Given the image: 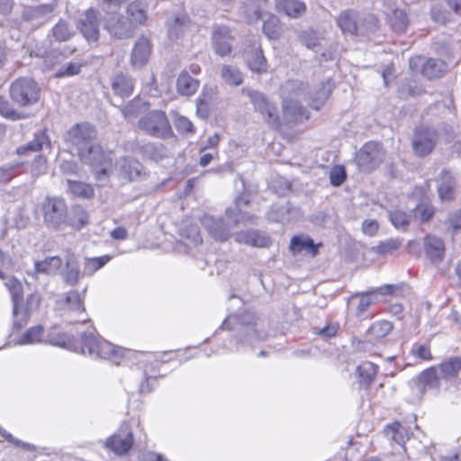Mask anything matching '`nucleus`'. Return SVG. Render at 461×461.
<instances>
[{"label":"nucleus","instance_id":"nucleus-42","mask_svg":"<svg viewBox=\"0 0 461 461\" xmlns=\"http://www.w3.org/2000/svg\"><path fill=\"white\" fill-rule=\"evenodd\" d=\"M442 377L444 379H451L457 376L461 370V357H454L443 362L439 366Z\"/></svg>","mask_w":461,"mask_h":461},{"label":"nucleus","instance_id":"nucleus-48","mask_svg":"<svg viewBox=\"0 0 461 461\" xmlns=\"http://www.w3.org/2000/svg\"><path fill=\"white\" fill-rule=\"evenodd\" d=\"M110 259L111 257L108 255L86 258L83 274L86 276H92L95 271L106 265Z\"/></svg>","mask_w":461,"mask_h":461},{"label":"nucleus","instance_id":"nucleus-7","mask_svg":"<svg viewBox=\"0 0 461 461\" xmlns=\"http://www.w3.org/2000/svg\"><path fill=\"white\" fill-rule=\"evenodd\" d=\"M243 95H246L254 106V110L259 113L262 119L273 129H278L281 122L276 106L261 92L243 88Z\"/></svg>","mask_w":461,"mask_h":461},{"label":"nucleus","instance_id":"nucleus-29","mask_svg":"<svg viewBox=\"0 0 461 461\" xmlns=\"http://www.w3.org/2000/svg\"><path fill=\"white\" fill-rule=\"evenodd\" d=\"M333 88L334 83L330 78L322 81L314 92L313 95L311 97L309 105L312 109L320 110V108L326 103Z\"/></svg>","mask_w":461,"mask_h":461},{"label":"nucleus","instance_id":"nucleus-51","mask_svg":"<svg viewBox=\"0 0 461 461\" xmlns=\"http://www.w3.org/2000/svg\"><path fill=\"white\" fill-rule=\"evenodd\" d=\"M393 330L392 322L388 321H380L374 322L367 330V334L370 336L381 339L385 337Z\"/></svg>","mask_w":461,"mask_h":461},{"label":"nucleus","instance_id":"nucleus-39","mask_svg":"<svg viewBox=\"0 0 461 461\" xmlns=\"http://www.w3.org/2000/svg\"><path fill=\"white\" fill-rule=\"evenodd\" d=\"M86 292V288H85L82 293L72 290L66 294L65 296V304L68 307V310L74 311V312H84L85 306H84V299L85 294Z\"/></svg>","mask_w":461,"mask_h":461},{"label":"nucleus","instance_id":"nucleus-43","mask_svg":"<svg viewBox=\"0 0 461 461\" xmlns=\"http://www.w3.org/2000/svg\"><path fill=\"white\" fill-rule=\"evenodd\" d=\"M323 40V34L312 29L304 30L299 35L300 42L308 49L321 46Z\"/></svg>","mask_w":461,"mask_h":461},{"label":"nucleus","instance_id":"nucleus-63","mask_svg":"<svg viewBox=\"0 0 461 461\" xmlns=\"http://www.w3.org/2000/svg\"><path fill=\"white\" fill-rule=\"evenodd\" d=\"M127 11L129 15L138 23H143L147 18L145 12L137 4H130Z\"/></svg>","mask_w":461,"mask_h":461},{"label":"nucleus","instance_id":"nucleus-59","mask_svg":"<svg viewBox=\"0 0 461 461\" xmlns=\"http://www.w3.org/2000/svg\"><path fill=\"white\" fill-rule=\"evenodd\" d=\"M120 110L125 119L134 118L140 112V101L131 100L126 105L120 107Z\"/></svg>","mask_w":461,"mask_h":461},{"label":"nucleus","instance_id":"nucleus-11","mask_svg":"<svg viewBox=\"0 0 461 461\" xmlns=\"http://www.w3.org/2000/svg\"><path fill=\"white\" fill-rule=\"evenodd\" d=\"M104 29L116 39H128L133 36L134 29L131 22L115 11L107 13L104 19Z\"/></svg>","mask_w":461,"mask_h":461},{"label":"nucleus","instance_id":"nucleus-1","mask_svg":"<svg viewBox=\"0 0 461 461\" xmlns=\"http://www.w3.org/2000/svg\"><path fill=\"white\" fill-rule=\"evenodd\" d=\"M41 95L39 84L28 77H22L15 79L9 87V96L12 103H9L4 96L0 95V114L12 121L25 119L27 116L15 109L27 108L38 103Z\"/></svg>","mask_w":461,"mask_h":461},{"label":"nucleus","instance_id":"nucleus-34","mask_svg":"<svg viewBox=\"0 0 461 461\" xmlns=\"http://www.w3.org/2000/svg\"><path fill=\"white\" fill-rule=\"evenodd\" d=\"M456 180L451 173L443 170L440 174V184L438 188V196L441 200H451L454 196Z\"/></svg>","mask_w":461,"mask_h":461},{"label":"nucleus","instance_id":"nucleus-36","mask_svg":"<svg viewBox=\"0 0 461 461\" xmlns=\"http://www.w3.org/2000/svg\"><path fill=\"white\" fill-rule=\"evenodd\" d=\"M44 146L50 148V142L47 134L43 131H40L35 134L34 139L27 144L17 148V154L25 155L28 152H36L43 149Z\"/></svg>","mask_w":461,"mask_h":461},{"label":"nucleus","instance_id":"nucleus-20","mask_svg":"<svg viewBox=\"0 0 461 461\" xmlns=\"http://www.w3.org/2000/svg\"><path fill=\"white\" fill-rule=\"evenodd\" d=\"M119 175L127 181H134L141 176L143 167L132 157H122L117 162Z\"/></svg>","mask_w":461,"mask_h":461},{"label":"nucleus","instance_id":"nucleus-23","mask_svg":"<svg viewBox=\"0 0 461 461\" xmlns=\"http://www.w3.org/2000/svg\"><path fill=\"white\" fill-rule=\"evenodd\" d=\"M338 25L344 34H357L361 29L360 14L353 10L343 11L338 18Z\"/></svg>","mask_w":461,"mask_h":461},{"label":"nucleus","instance_id":"nucleus-45","mask_svg":"<svg viewBox=\"0 0 461 461\" xmlns=\"http://www.w3.org/2000/svg\"><path fill=\"white\" fill-rule=\"evenodd\" d=\"M359 383L366 388L370 386L377 373V366L366 362L357 367Z\"/></svg>","mask_w":461,"mask_h":461},{"label":"nucleus","instance_id":"nucleus-14","mask_svg":"<svg viewBox=\"0 0 461 461\" xmlns=\"http://www.w3.org/2000/svg\"><path fill=\"white\" fill-rule=\"evenodd\" d=\"M231 41L232 36L230 28L222 25L213 26L212 44L217 55L221 57L230 55L232 50Z\"/></svg>","mask_w":461,"mask_h":461},{"label":"nucleus","instance_id":"nucleus-16","mask_svg":"<svg viewBox=\"0 0 461 461\" xmlns=\"http://www.w3.org/2000/svg\"><path fill=\"white\" fill-rule=\"evenodd\" d=\"M202 222L210 235L216 240L226 241L231 235L232 227L230 223L226 222L222 218L204 216Z\"/></svg>","mask_w":461,"mask_h":461},{"label":"nucleus","instance_id":"nucleus-52","mask_svg":"<svg viewBox=\"0 0 461 461\" xmlns=\"http://www.w3.org/2000/svg\"><path fill=\"white\" fill-rule=\"evenodd\" d=\"M44 329L41 325L33 326L28 329L19 340V344H33L40 342L43 335Z\"/></svg>","mask_w":461,"mask_h":461},{"label":"nucleus","instance_id":"nucleus-19","mask_svg":"<svg viewBox=\"0 0 461 461\" xmlns=\"http://www.w3.org/2000/svg\"><path fill=\"white\" fill-rule=\"evenodd\" d=\"M111 87L114 95L122 100L131 96L134 90V79L123 72L116 73L111 78Z\"/></svg>","mask_w":461,"mask_h":461},{"label":"nucleus","instance_id":"nucleus-15","mask_svg":"<svg viewBox=\"0 0 461 461\" xmlns=\"http://www.w3.org/2000/svg\"><path fill=\"white\" fill-rule=\"evenodd\" d=\"M54 10V5L44 4L25 8L22 13V20L33 27L45 23Z\"/></svg>","mask_w":461,"mask_h":461},{"label":"nucleus","instance_id":"nucleus-61","mask_svg":"<svg viewBox=\"0 0 461 461\" xmlns=\"http://www.w3.org/2000/svg\"><path fill=\"white\" fill-rule=\"evenodd\" d=\"M47 168L46 158L42 155H38L32 164V175L33 176H39L45 173Z\"/></svg>","mask_w":461,"mask_h":461},{"label":"nucleus","instance_id":"nucleus-37","mask_svg":"<svg viewBox=\"0 0 461 461\" xmlns=\"http://www.w3.org/2000/svg\"><path fill=\"white\" fill-rule=\"evenodd\" d=\"M388 23L396 33H403L409 24L407 14L402 9H393L388 14Z\"/></svg>","mask_w":461,"mask_h":461},{"label":"nucleus","instance_id":"nucleus-55","mask_svg":"<svg viewBox=\"0 0 461 461\" xmlns=\"http://www.w3.org/2000/svg\"><path fill=\"white\" fill-rule=\"evenodd\" d=\"M81 65L76 62L68 63L60 67L55 73L56 78L71 77L80 73Z\"/></svg>","mask_w":461,"mask_h":461},{"label":"nucleus","instance_id":"nucleus-40","mask_svg":"<svg viewBox=\"0 0 461 461\" xmlns=\"http://www.w3.org/2000/svg\"><path fill=\"white\" fill-rule=\"evenodd\" d=\"M51 32L55 41L62 42L70 40L75 31L68 22L60 19L52 28Z\"/></svg>","mask_w":461,"mask_h":461},{"label":"nucleus","instance_id":"nucleus-49","mask_svg":"<svg viewBox=\"0 0 461 461\" xmlns=\"http://www.w3.org/2000/svg\"><path fill=\"white\" fill-rule=\"evenodd\" d=\"M62 266V260L59 257H50L42 261L35 263V270L38 273H50L51 271L58 270Z\"/></svg>","mask_w":461,"mask_h":461},{"label":"nucleus","instance_id":"nucleus-26","mask_svg":"<svg viewBox=\"0 0 461 461\" xmlns=\"http://www.w3.org/2000/svg\"><path fill=\"white\" fill-rule=\"evenodd\" d=\"M5 285L11 294L13 316L17 317L20 314V304L23 301V285L16 277L11 276L5 282Z\"/></svg>","mask_w":461,"mask_h":461},{"label":"nucleus","instance_id":"nucleus-33","mask_svg":"<svg viewBox=\"0 0 461 461\" xmlns=\"http://www.w3.org/2000/svg\"><path fill=\"white\" fill-rule=\"evenodd\" d=\"M142 156L153 161H160L167 157V149L162 143L147 142L139 147Z\"/></svg>","mask_w":461,"mask_h":461},{"label":"nucleus","instance_id":"nucleus-2","mask_svg":"<svg viewBox=\"0 0 461 461\" xmlns=\"http://www.w3.org/2000/svg\"><path fill=\"white\" fill-rule=\"evenodd\" d=\"M258 320L257 314L252 310L246 309L229 314L220 329L236 332L234 339L238 344H250L266 339V335L257 328Z\"/></svg>","mask_w":461,"mask_h":461},{"label":"nucleus","instance_id":"nucleus-57","mask_svg":"<svg viewBox=\"0 0 461 461\" xmlns=\"http://www.w3.org/2000/svg\"><path fill=\"white\" fill-rule=\"evenodd\" d=\"M346 170L343 166H335L330 172V181L333 186H339L346 180Z\"/></svg>","mask_w":461,"mask_h":461},{"label":"nucleus","instance_id":"nucleus-53","mask_svg":"<svg viewBox=\"0 0 461 461\" xmlns=\"http://www.w3.org/2000/svg\"><path fill=\"white\" fill-rule=\"evenodd\" d=\"M242 198H236L235 199V207H230L227 208L225 211V215L227 219L229 220V223L231 222L230 226L232 228L237 227L240 222L244 221V216H240L241 214V208H240V201Z\"/></svg>","mask_w":461,"mask_h":461},{"label":"nucleus","instance_id":"nucleus-6","mask_svg":"<svg viewBox=\"0 0 461 461\" xmlns=\"http://www.w3.org/2000/svg\"><path fill=\"white\" fill-rule=\"evenodd\" d=\"M138 128L147 135L158 139L171 138L174 133L165 112L152 110L138 122Z\"/></svg>","mask_w":461,"mask_h":461},{"label":"nucleus","instance_id":"nucleus-60","mask_svg":"<svg viewBox=\"0 0 461 461\" xmlns=\"http://www.w3.org/2000/svg\"><path fill=\"white\" fill-rule=\"evenodd\" d=\"M415 216L419 217L422 222L429 221L434 215V209L428 204L418 205L415 210Z\"/></svg>","mask_w":461,"mask_h":461},{"label":"nucleus","instance_id":"nucleus-27","mask_svg":"<svg viewBox=\"0 0 461 461\" xmlns=\"http://www.w3.org/2000/svg\"><path fill=\"white\" fill-rule=\"evenodd\" d=\"M308 86L301 80H287L281 86L283 100H299L306 92Z\"/></svg>","mask_w":461,"mask_h":461},{"label":"nucleus","instance_id":"nucleus-38","mask_svg":"<svg viewBox=\"0 0 461 461\" xmlns=\"http://www.w3.org/2000/svg\"><path fill=\"white\" fill-rule=\"evenodd\" d=\"M438 375L435 367H429L421 372L417 378V387L423 393L427 388H433L438 384Z\"/></svg>","mask_w":461,"mask_h":461},{"label":"nucleus","instance_id":"nucleus-62","mask_svg":"<svg viewBox=\"0 0 461 461\" xmlns=\"http://www.w3.org/2000/svg\"><path fill=\"white\" fill-rule=\"evenodd\" d=\"M176 129L181 133H194V126L191 121L185 116H179L175 122Z\"/></svg>","mask_w":461,"mask_h":461},{"label":"nucleus","instance_id":"nucleus-10","mask_svg":"<svg viewBox=\"0 0 461 461\" xmlns=\"http://www.w3.org/2000/svg\"><path fill=\"white\" fill-rule=\"evenodd\" d=\"M438 142V132L428 126H419L414 129L412 149L418 157H425L432 152Z\"/></svg>","mask_w":461,"mask_h":461},{"label":"nucleus","instance_id":"nucleus-64","mask_svg":"<svg viewBox=\"0 0 461 461\" xmlns=\"http://www.w3.org/2000/svg\"><path fill=\"white\" fill-rule=\"evenodd\" d=\"M447 224L455 231L461 230V211H455L448 214Z\"/></svg>","mask_w":461,"mask_h":461},{"label":"nucleus","instance_id":"nucleus-17","mask_svg":"<svg viewBox=\"0 0 461 461\" xmlns=\"http://www.w3.org/2000/svg\"><path fill=\"white\" fill-rule=\"evenodd\" d=\"M235 241L244 243L256 248H268L271 245V239L258 230H247L234 234Z\"/></svg>","mask_w":461,"mask_h":461},{"label":"nucleus","instance_id":"nucleus-30","mask_svg":"<svg viewBox=\"0 0 461 461\" xmlns=\"http://www.w3.org/2000/svg\"><path fill=\"white\" fill-rule=\"evenodd\" d=\"M246 59L249 68L253 72L260 74L267 71V59L259 46L254 44L253 48L246 52Z\"/></svg>","mask_w":461,"mask_h":461},{"label":"nucleus","instance_id":"nucleus-46","mask_svg":"<svg viewBox=\"0 0 461 461\" xmlns=\"http://www.w3.org/2000/svg\"><path fill=\"white\" fill-rule=\"evenodd\" d=\"M67 184L68 191L76 196L91 198L94 195V190L89 185L71 179H68Z\"/></svg>","mask_w":461,"mask_h":461},{"label":"nucleus","instance_id":"nucleus-22","mask_svg":"<svg viewBox=\"0 0 461 461\" xmlns=\"http://www.w3.org/2000/svg\"><path fill=\"white\" fill-rule=\"evenodd\" d=\"M284 120L286 123H297L309 118L300 100H283Z\"/></svg>","mask_w":461,"mask_h":461},{"label":"nucleus","instance_id":"nucleus-31","mask_svg":"<svg viewBox=\"0 0 461 461\" xmlns=\"http://www.w3.org/2000/svg\"><path fill=\"white\" fill-rule=\"evenodd\" d=\"M290 250L294 255L306 251L313 257L319 252L318 246H316L313 240L308 236H294L290 242Z\"/></svg>","mask_w":461,"mask_h":461},{"label":"nucleus","instance_id":"nucleus-25","mask_svg":"<svg viewBox=\"0 0 461 461\" xmlns=\"http://www.w3.org/2000/svg\"><path fill=\"white\" fill-rule=\"evenodd\" d=\"M65 259L66 269L63 272V279L66 284L74 286L78 283L80 277L85 275L80 270L79 262L70 250H67Z\"/></svg>","mask_w":461,"mask_h":461},{"label":"nucleus","instance_id":"nucleus-58","mask_svg":"<svg viewBox=\"0 0 461 461\" xmlns=\"http://www.w3.org/2000/svg\"><path fill=\"white\" fill-rule=\"evenodd\" d=\"M390 221L396 228L404 229L410 224L409 215L401 211L391 212Z\"/></svg>","mask_w":461,"mask_h":461},{"label":"nucleus","instance_id":"nucleus-35","mask_svg":"<svg viewBox=\"0 0 461 461\" xmlns=\"http://www.w3.org/2000/svg\"><path fill=\"white\" fill-rule=\"evenodd\" d=\"M199 86V81L193 78L186 71H182L176 80L177 92L182 95H194Z\"/></svg>","mask_w":461,"mask_h":461},{"label":"nucleus","instance_id":"nucleus-21","mask_svg":"<svg viewBox=\"0 0 461 461\" xmlns=\"http://www.w3.org/2000/svg\"><path fill=\"white\" fill-rule=\"evenodd\" d=\"M151 46L148 39L140 38L134 44L131 53L130 63L133 68H140L144 67L149 59Z\"/></svg>","mask_w":461,"mask_h":461},{"label":"nucleus","instance_id":"nucleus-12","mask_svg":"<svg viewBox=\"0 0 461 461\" xmlns=\"http://www.w3.org/2000/svg\"><path fill=\"white\" fill-rule=\"evenodd\" d=\"M133 442L131 429L127 424H122L116 433L106 439L105 446L115 455L122 456L131 449Z\"/></svg>","mask_w":461,"mask_h":461},{"label":"nucleus","instance_id":"nucleus-47","mask_svg":"<svg viewBox=\"0 0 461 461\" xmlns=\"http://www.w3.org/2000/svg\"><path fill=\"white\" fill-rule=\"evenodd\" d=\"M263 32L268 39L276 40L280 36V21L276 15L270 14L263 22Z\"/></svg>","mask_w":461,"mask_h":461},{"label":"nucleus","instance_id":"nucleus-44","mask_svg":"<svg viewBox=\"0 0 461 461\" xmlns=\"http://www.w3.org/2000/svg\"><path fill=\"white\" fill-rule=\"evenodd\" d=\"M221 77L230 86H240L243 82L241 72L230 65H223L221 70Z\"/></svg>","mask_w":461,"mask_h":461},{"label":"nucleus","instance_id":"nucleus-50","mask_svg":"<svg viewBox=\"0 0 461 461\" xmlns=\"http://www.w3.org/2000/svg\"><path fill=\"white\" fill-rule=\"evenodd\" d=\"M402 245L400 240L397 239H389L384 241L379 242L376 246L371 248V251L379 254V255H386L391 254L393 251L397 250Z\"/></svg>","mask_w":461,"mask_h":461},{"label":"nucleus","instance_id":"nucleus-3","mask_svg":"<svg viewBox=\"0 0 461 461\" xmlns=\"http://www.w3.org/2000/svg\"><path fill=\"white\" fill-rule=\"evenodd\" d=\"M80 338V345L74 339H68V342L64 341L59 345L74 351L80 349L82 354H87L95 358L117 359L122 357V349L98 336L94 327H89L82 332Z\"/></svg>","mask_w":461,"mask_h":461},{"label":"nucleus","instance_id":"nucleus-32","mask_svg":"<svg viewBox=\"0 0 461 461\" xmlns=\"http://www.w3.org/2000/svg\"><path fill=\"white\" fill-rule=\"evenodd\" d=\"M447 65L439 59H429L421 68V74L428 79L440 77L447 70Z\"/></svg>","mask_w":461,"mask_h":461},{"label":"nucleus","instance_id":"nucleus-5","mask_svg":"<svg viewBox=\"0 0 461 461\" xmlns=\"http://www.w3.org/2000/svg\"><path fill=\"white\" fill-rule=\"evenodd\" d=\"M80 160L89 165L95 174V179L102 184L105 183L112 171V158L110 153L103 150L102 147L95 144L78 155Z\"/></svg>","mask_w":461,"mask_h":461},{"label":"nucleus","instance_id":"nucleus-56","mask_svg":"<svg viewBox=\"0 0 461 461\" xmlns=\"http://www.w3.org/2000/svg\"><path fill=\"white\" fill-rule=\"evenodd\" d=\"M361 29L360 32H375L378 27L377 18L370 14L361 15L360 14Z\"/></svg>","mask_w":461,"mask_h":461},{"label":"nucleus","instance_id":"nucleus-4","mask_svg":"<svg viewBox=\"0 0 461 461\" xmlns=\"http://www.w3.org/2000/svg\"><path fill=\"white\" fill-rule=\"evenodd\" d=\"M43 222L52 230H62L68 221V206L63 198L47 196L41 203Z\"/></svg>","mask_w":461,"mask_h":461},{"label":"nucleus","instance_id":"nucleus-41","mask_svg":"<svg viewBox=\"0 0 461 461\" xmlns=\"http://www.w3.org/2000/svg\"><path fill=\"white\" fill-rule=\"evenodd\" d=\"M88 222V215L86 210L80 205H75L72 208L71 214L68 215V221L66 226H71L79 230Z\"/></svg>","mask_w":461,"mask_h":461},{"label":"nucleus","instance_id":"nucleus-9","mask_svg":"<svg viewBox=\"0 0 461 461\" xmlns=\"http://www.w3.org/2000/svg\"><path fill=\"white\" fill-rule=\"evenodd\" d=\"M96 131L94 126L87 122L77 123L68 131L67 140L75 147L77 155L86 151L95 143Z\"/></svg>","mask_w":461,"mask_h":461},{"label":"nucleus","instance_id":"nucleus-8","mask_svg":"<svg viewBox=\"0 0 461 461\" xmlns=\"http://www.w3.org/2000/svg\"><path fill=\"white\" fill-rule=\"evenodd\" d=\"M384 157L385 152L380 143L368 141L357 151L355 159L361 171L369 173L383 163Z\"/></svg>","mask_w":461,"mask_h":461},{"label":"nucleus","instance_id":"nucleus-28","mask_svg":"<svg viewBox=\"0 0 461 461\" xmlns=\"http://www.w3.org/2000/svg\"><path fill=\"white\" fill-rule=\"evenodd\" d=\"M276 8L291 18H298L306 11V5L300 0H276Z\"/></svg>","mask_w":461,"mask_h":461},{"label":"nucleus","instance_id":"nucleus-54","mask_svg":"<svg viewBox=\"0 0 461 461\" xmlns=\"http://www.w3.org/2000/svg\"><path fill=\"white\" fill-rule=\"evenodd\" d=\"M19 165V163H9L0 167V185L7 184L18 175Z\"/></svg>","mask_w":461,"mask_h":461},{"label":"nucleus","instance_id":"nucleus-18","mask_svg":"<svg viewBox=\"0 0 461 461\" xmlns=\"http://www.w3.org/2000/svg\"><path fill=\"white\" fill-rule=\"evenodd\" d=\"M41 303V295L33 293L27 296L26 302L20 304V314L14 317V328L17 330H21L28 321L32 313L39 309Z\"/></svg>","mask_w":461,"mask_h":461},{"label":"nucleus","instance_id":"nucleus-24","mask_svg":"<svg viewBox=\"0 0 461 461\" xmlns=\"http://www.w3.org/2000/svg\"><path fill=\"white\" fill-rule=\"evenodd\" d=\"M425 254L435 264L443 261L445 256V244L442 239L436 236H427L424 240Z\"/></svg>","mask_w":461,"mask_h":461},{"label":"nucleus","instance_id":"nucleus-13","mask_svg":"<svg viewBox=\"0 0 461 461\" xmlns=\"http://www.w3.org/2000/svg\"><path fill=\"white\" fill-rule=\"evenodd\" d=\"M99 11L89 8L78 23V29L89 42H95L99 39Z\"/></svg>","mask_w":461,"mask_h":461}]
</instances>
